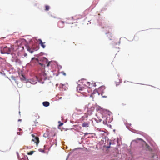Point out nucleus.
I'll list each match as a JSON object with an SVG mask.
<instances>
[{"label": "nucleus", "instance_id": "393cba45", "mask_svg": "<svg viewBox=\"0 0 160 160\" xmlns=\"http://www.w3.org/2000/svg\"><path fill=\"white\" fill-rule=\"evenodd\" d=\"M61 73L64 76H65L66 75L65 73L64 72H62Z\"/></svg>", "mask_w": 160, "mask_h": 160}, {"label": "nucleus", "instance_id": "72a5a7b5", "mask_svg": "<svg viewBox=\"0 0 160 160\" xmlns=\"http://www.w3.org/2000/svg\"><path fill=\"white\" fill-rule=\"evenodd\" d=\"M87 83H89V82H87Z\"/></svg>", "mask_w": 160, "mask_h": 160}, {"label": "nucleus", "instance_id": "5701e85b", "mask_svg": "<svg viewBox=\"0 0 160 160\" xmlns=\"http://www.w3.org/2000/svg\"><path fill=\"white\" fill-rule=\"evenodd\" d=\"M43 61L46 62H47L48 61V60L46 58H44L43 59Z\"/></svg>", "mask_w": 160, "mask_h": 160}, {"label": "nucleus", "instance_id": "20e7f679", "mask_svg": "<svg viewBox=\"0 0 160 160\" xmlns=\"http://www.w3.org/2000/svg\"><path fill=\"white\" fill-rule=\"evenodd\" d=\"M112 119L110 118V117H108L106 118L105 121H103V123L105 124H107L108 123H110L112 121Z\"/></svg>", "mask_w": 160, "mask_h": 160}, {"label": "nucleus", "instance_id": "1a4fd4ad", "mask_svg": "<svg viewBox=\"0 0 160 160\" xmlns=\"http://www.w3.org/2000/svg\"><path fill=\"white\" fill-rule=\"evenodd\" d=\"M38 41L39 42V44H41V46L43 48H44L45 47V45L44 44L45 42H43L42 40L41 39H39Z\"/></svg>", "mask_w": 160, "mask_h": 160}, {"label": "nucleus", "instance_id": "7c9ffc66", "mask_svg": "<svg viewBox=\"0 0 160 160\" xmlns=\"http://www.w3.org/2000/svg\"><path fill=\"white\" fill-rule=\"evenodd\" d=\"M80 93H84V92H81L80 91Z\"/></svg>", "mask_w": 160, "mask_h": 160}, {"label": "nucleus", "instance_id": "39448f33", "mask_svg": "<svg viewBox=\"0 0 160 160\" xmlns=\"http://www.w3.org/2000/svg\"><path fill=\"white\" fill-rule=\"evenodd\" d=\"M58 26L60 28H63L64 26V22L62 21H58Z\"/></svg>", "mask_w": 160, "mask_h": 160}, {"label": "nucleus", "instance_id": "9d476101", "mask_svg": "<svg viewBox=\"0 0 160 160\" xmlns=\"http://www.w3.org/2000/svg\"><path fill=\"white\" fill-rule=\"evenodd\" d=\"M82 126L83 127H89V123L87 122H84L82 124Z\"/></svg>", "mask_w": 160, "mask_h": 160}, {"label": "nucleus", "instance_id": "f257e3e1", "mask_svg": "<svg viewBox=\"0 0 160 160\" xmlns=\"http://www.w3.org/2000/svg\"><path fill=\"white\" fill-rule=\"evenodd\" d=\"M2 54L7 53L10 54L11 52V49L9 48L7 46L3 48V50H1Z\"/></svg>", "mask_w": 160, "mask_h": 160}, {"label": "nucleus", "instance_id": "aec40b11", "mask_svg": "<svg viewBox=\"0 0 160 160\" xmlns=\"http://www.w3.org/2000/svg\"><path fill=\"white\" fill-rule=\"evenodd\" d=\"M28 50L31 53H32L33 52V51L30 48H28Z\"/></svg>", "mask_w": 160, "mask_h": 160}, {"label": "nucleus", "instance_id": "423d86ee", "mask_svg": "<svg viewBox=\"0 0 160 160\" xmlns=\"http://www.w3.org/2000/svg\"><path fill=\"white\" fill-rule=\"evenodd\" d=\"M32 141L34 142L37 145L38 144L39 142V138L37 137H35L34 138L32 139Z\"/></svg>", "mask_w": 160, "mask_h": 160}, {"label": "nucleus", "instance_id": "2eb2a0df", "mask_svg": "<svg viewBox=\"0 0 160 160\" xmlns=\"http://www.w3.org/2000/svg\"><path fill=\"white\" fill-rule=\"evenodd\" d=\"M20 79L22 80H25V78L24 76L22 74L20 76Z\"/></svg>", "mask_w": 160, "mask_h": 160}, {"label": "nucleus", "instance_id": "4468645a", "mask_svg": "<svg viewBox=\"0 0 160 160\" xmlns=\"http://www.w3.org/2000/svg\"><path fill=\"white\" fill-rule=\"evenodd\" d=\"M17 154L18 155V159H19V160H28V159L26 158H22V159H20L19 155L18 153V152H17Z\"/></svg>", "mask_w": 160, "mask_h": 160}, {"label": "nucleus", "instance_id": "c756f323", "mask_svg": "<svg viewBox=\"0 0 160 160\" xmlns=\"http://www.w3.org/2000/svg\"><path fill=\"white\" fill-rule=\"evenodd\" d=\"M22 121V120H21V119H18V122H19V121Z\"/></svg>", "mask_w": 160, "mask_h": 160}, {"label": "nucleus", "instance_id": "6ab92c4d", "mask_svg": "<svg viewBox=\"0 0 160 160\" xmlns=\"http://www.w3.org/2000/svg\"><path fill=\"white\" fill-rule=\"evenodd\" d=\"M33 49L35 51H37L39 49V47L38 46H37L35 48H34L33 47Z\"/></svg>", "mask_w": 160, "mask_h": 160}, {"label": "nucleus", "instance_id": "7ed1b4c3", "mask_svg": "<svg viewBox=\"0 0 160 160\" xmlns=\"http://www.w3.org/2000/svg\"><path fill=\"white\" fill-rule=\"evenodd\" d=\"M102 25L103 27V28H111L110 24L109 22H103L102 23Z\"/></svg>", "mask_w": 160, "mask_h": 160}, {"label": "nucleus", "instance_id": "2f4dec72", "mask_svg": "<svg viewBox=\"0 0 160 160\" xmlns=\"http://www.w3.org/2000/svg\"><path fill=\"white\" fill-rule=\"evenodd\" d=\"M88 134V133H85V135H87V134Z\"/></svg>", "mask_w": 160, "mask_h": 160}, {"label": "nucleus", "instance_id": "6e6552de", "mask_svg": "<svg viewBox=\"0 0 160 160\" xmlns=\"http://www.w3.org/2000/svg\"><path fill=\"white\" fill-rule=\"evenodd\" d=\"M46 75L45 73L44 72H42L40 75V78L42 79H44L45 78Z\"/></svg>", "mask_w": 160, "mask_h": 160}, {"label": "nucleus", "instance_id": "f03ea898", "mask_svg": "<svg viewBox=\"0 0 160 160\" xmlns=\"http://www.w3.org/2000/svg\"><path fill=\"white\" fill-rule=\"evenodd\" d=\"M32 118L34 120V122L35 123H38V122H37V120L39 118V116L38 114L34 112L32 114Z\"/></svg>", "mask_w": 160, "mask_h": 160}, {"label": "nucleus", "instance_id": "e433bc0d", "mask_svg": "<svg viewBox=\"0 0 160 160\" xmlns=\"http://www.w3.org/2000/svg\"><path fill=\"white\" fill-rule=\"evenodd\" d=\"M18 132H17V134H18Z\"/></svg>", "mask_w": 160, "mask_h": 160}, {"label": "nucleus", "instance_id": "f3484780", "mask_svg": "<svg viewBox=\"0 0 160 160\" xmlns=\"http://www.w3.org/2000/svg\"><path fill=\"white\" fill-rule=\"evenodd\" d=\"M104 92H103V93H102L101 95L102 96V97L103 98H107V95H104Z\"/></svg>", "mask_w": 160, "mask_h": 160}, {"label": "nucleus", "instance_id": "f704fd0d", "mask_svg": "<svg viewBox=\"0 0 160 160\" xmlns=\"http://www.w3.org/2000/svg\"><path fill=\"white\" fill-rule=\"evenodd\" d=\"M26 55V54H24V56H25Z\"/></svg>", "mask_w": 160, "mask_h": 160}, {"label": "nucleus", "instance_id": "412c9836", "mask_svg": "<svg viewBox=\"0 0 160 160\" xmlns=\"http://www.w3.org/2000/svg\"><path fill=\"white\" fill-rule=\"evenodd\" d=\"M39 151L41 152H45V151L42 149H39Z\"/></svg>", "mask_w": 160, "mask_h": 160}, {"label": "nucleus", "instance_id": "c85d7f7f", "mask_svg": "<svg viewBox=\"0 0 160 160\" xmlns=\"http://www.w3.org/2000/svg\"><path fill=\"white\" fill-rule=\"evenodd\" d=\"M32 136L33 138H34L35 137V136L34 134H32Z\"/></svg>", "mask_w": 160, "mask_h": 160}, {"label": "nucleus", "instance_id": "ddd939ff", "mask_svg": "<svg viewBox=\"0 0 160 160\" xmlns=\"http://www.w3.org/2000/svg\"><path fill=\"white\" fill-rule=\"evenodd\" d=\"M42 104L45 107H48L49 105V102L47 101L43 102Z\"/></svg>", "mask_w": 160, "mask_h": 160}, {"label": "nucleus", "instance_id": "f8f14e48", "mask_svg": "<svg viewBox=\"0 0 160 160\" xmlns=\"http://www.w3.org/2000/svg\"><path fill=\"white\" fill-rule=\"evenodd\" d=\"M34 61L36 63L38 62V58H32L31 62H32Z\"/></svg>", "mask_w": 160, "mask_h": 160}, {"label": "nucleus", "instance_id": "cd10ccee", "mask_svg": "<svg viewBox=\"0 0 160 160\" xmlns=\"http://www.w3.org/2000/svg\"><path fill=\"white\" fill-rule=\"evenodd\" d=\"M63 125V123H61L59 125V126H60Z\"/></svg>", "mask_w": 160, "mask_h": 160}, {"label": "nucleus", "instance_id": "4be33fe9", "mask_svg": "<svg viewBox=\"0 0 160 160\" xmlns=\"http://www.w3.org/2000/svg\"><path fill=\"white\" fill-rule=\"evenodd\" d=\"M33 152V151H30V152L28 153V155H32Z\"/></svg>", "mask_w": 160, "mask_h": 160}, {"label": "nucleus", "instance_id": "9b49d317", "mask_svg": "<svg viewBox=\"0 0 160 160\" xmlns=\"http://www.w3.org/2000/svg\"><path fill=\"white\" fill-rule=\"evenodd\" d=\"M106 34H107V36L108 37V38L109 40L112 39V35L111 33H106Z\"/></svg>", "mask_w": 160, "mask_h": 160}, {"label": "nucleus", "instance_id": "a878e982", "mask_svg": "<svg viewBox=\"0 0 160 160\" xmlns=\"http://www.w3.org/2000/svg\"><path fill=\"white\" fill-rule=\"evenodd\" d=\"M38 63L39 65H41L42 67L43 66V64H44L42 63L41 62H39Z\"/></svg>", "mask_w": 160, "mask_h": 160}, {"label": "nucleus", "instance_id": "a211bd4d", "mask_svg": "<svg viewBox=\"0 0 160 160\" xmlns=\"http://www.w3.org/2000/svg\"><path fill=\"white\" fill-rule=\"evenodd\" d=\"M85 89L84 88H80L79 89V90L80 91H84L85 90Z\"/></svg>", "mask_w": 160, "mask_h": 160}, {"label": "nucleus", "instance_id": "dca6fc26", "mask_svg": "<svg viewBox=\"0 0 160 160\" xmlns=\"http://www.w3.org/2000/svg\"><path fill=\"white\" fill-rule=\"evenodd\" d=\"M45 10L46 11H48L50 8V7L48 5H46L45 6Z\"/></svg>", "mask_w": 160, "mask_h": 160}, {"label": "nucleus", "instance_id": "c9c22d12", "mask_svg": "<svg viewBox=\"0 0 160 160\" xmlns=\"http://www.w3.org/2000/svg\"><path fill=\"white\" fill-rule=\"evenodd\" d=\"M101 121H102V120H101V119H100V122H101Z\"/></svg>", "mask_w": 160, "mask_h": 160}, {"label": "nucleus", "instance_id": "bb28decb", "mask_svg": "<svg viewBox=\"0 0 160 160\" xmlns=\"http://www.w3.org/2000/svg\"><path fill=\"white\" fill-rule=\"evenodd\" d=\"M50 62H48V63L47 65V66L48 67L49 66H50Z\"/></svg>", "mask_w": 160, "mask_h": 160}, {"label": "nucleus", "instance_id": "b1692460", "mask_svg": "<svg viewBox=\"0 0 160 160\" xmlns=\"http://www.w3.org/2000/svg\"><path fill=\"white\" fill-rule=\"evenodd\" d=\"M109 144H110V145H109V146H107V147H106V148H110V145L111 144V142H109Z\"/></svg>", "mask_w": 160, "mask_h": 160}, {"label": "nucleus", "instance_id": "0eeeda50", "mask_svg": "<svg viewBox=\"0 0 160 160\" xmlns=\"http://www.w3.org/2000/svg\"><path fill=\"white\" fill-rule=\"evenodd\" d=\"M105 87L104 86H102L99 87L98 89L102 93L105 92L104 90L105 89Z\"/></svg>", "mask_w": 160, "mask_h": 160}, {"label": "nucleus", "instance_id": "473e14b6", "mask_svg": "<svg viewBox=\"0 0 160 160\" xmlns=\"http://www.w3.org/2000/svg\"><path fill=\"white\" fill-rule=\"evenodd\" d=\"M97 90H94V92H97Z\"/></svg>", "mask_w": 160, "mask_h": 160}]
</instances>
